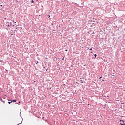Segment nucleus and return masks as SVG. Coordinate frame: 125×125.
I'll return each mask as SVG.
<instances>
[{
    "label": "nucleus",
    "instance_id": "obj_9",
    "mask_svg": "<svg viewBox=\"0 0 125 125\" xmlns=\"http://www.w3.org/2000/svg\"><path fill=\"white\" fill-rule=\"evenodd\" d=\"M101 78H102V77H100L99 79H101Z\"/></svg>",
    "mask_w": 125,
    "mask_h": 125
},
{
    "label": "nucleus",
    "instance_id": "obj_4",
    "mask_svg": "<svg viewBox=\"0 0 125 125\" xmlns=\"http://www.w3.org/2000/svg\"><path fill=\"white\" fill-rule=\"evenodd\" d=\"M31 3H34V1L32 0V1H31Z\"/></svg>",
    "mask_w": 125,
    "mask_h": 125
},
{
    "label": "nucleus",
    "instance_id": "obj_3",
    "mask_svg": "<svg viewBox=\"0 0 125 125\" xmlns=\"http://www.w3.org/2000/svg\"><path fill=\"white\" fill-rule=\"evenodd\" d=\"M11 102H12V101L11 102H8L9 104H10V103H11Z\"/></svg>",
    "mask_w": 125,
    "mask_h": 125
},
{
    "label": "nucleus",
    "instance_id": "obj_16",
    "mask_svg": "<svg viewBox=\"0 0 125 125\" xmlns=\"http://www.w3.org/2000/svg\"><path fill=\"white\" fill-rule=\"evenodd\" d=\"M102 81H104V80L103 79Z\"/></svg>",
    "mask_w": 125,
    "mask_h": 125
},
{
    "label": "nucleus",
    "instance_id": "obj_12",
    "mask_svg": "<svg viewBox=\"0 0 125 125\" xmlns=\"http://www.w3.org/2000/svg\"><path fill=\"white\" fill-rule=\"evenodd\" d=\"M91 53H93V52H91Z\"/></svg>",
    "mask_w": 125,
    "mask_h": 125
},
{
    "label": "nucleus",
    "instance_id": "obj_8",
    "mask_svg": "<svg viewBox=\"0 0 125 125\" xmlns=\"http://www.w3.org/2000/svg\"><path fill=\"white\" fill-rule=\"evenodd\" d=\"M90 50H92V48H90Z\"/></svg>",
    "mask_w": 125,
    "mask_h": 125
},
{
    "label": "nucleus",
    "instance_id": "obj_11",
    "mask_svg": "<svg viewBox=\"0 0 125 125\" xmlns=\"http://www.w3.org/2000/svg\"><path fill=\"white\" fill-rule=\"evenodd\" d=\"M65 51H68V50H65Z\"/></svg>",
    "mask_w": 125,
    "mask_h": 125
},
{
    "label": "nucleus",
    "instance_id": "obj_10",
    "mask_svg": "<svg viewBox=\"0 0 125 125\" xmlns=\"http://www.w3.org/2000/svg\"><path fill=\"white\" fill-rule=\"evenodd\" d=\"M120 122H121V123H123V121H120Z\"/></svg>",
    "mask_w": 125,
    "mask_h": 125
},
{
    "label": "nucleus",
    "instance_id": "obj_14",
    "mask_svg": "<svg viewBox=\"0 0 125 125\" xmlns=\"http://www.w3.org/2000/svg\"><path fill=\"white\" fill-rule=\"evenodd\" d=\"M14 23H15H15H16V22H14Z\"/></svg>",
    "mask_w": 125,
    "mask_h": 125
},
{
    "label": "nucleus",
    "instance_id": "obj_5",
    "mask_svg": "<svg viewBox=\"0 0 125 125\" xmlns=\"http://www.w3.org/2000/svg\"><path fill=\"white\" fill-rule=\"evenodd\" d=\"M94 56H95V58H96V54H94Z\"/></svg>",
    "mask_w": 125,
    "mask_h": 125
},
{
    "label": "nucleus",
    "instance_id": "obj_13",
    "mask_svg": "<svg viewBox=\"0 0 125 125\" xmlns=\"http://www.w3.org/2000/svg\"><path fill=\"white\" fill-rule=\"evenodd\" d=\"M49 17H50V15H49Z\"/></svg>",
    "mask_w": 125,
    "mask_h": 125
},
{
    "label": "nucleus",
    "instance_id": "obj_7",
    "mask_svg": "<svg viewBox=\"0 0 125 125\" xmlns=\"http://www.w3.org/2000/svg\"><path fill=\"white\" fill-rule=\"evenodd\" d=\"M38 63H39V62H37L36 63V65H38Z\"/></svg>",
    "mask_w": 125,
    "mask_h": 125
},
{
    "label": "nucleus",
    "instance_id": "obj_1",
    "mask_svg": "<svg viewBox=\"0 0 125 125\" xmlns=\"http://www.w3.org/2000/svg\"><path fill=\"white\" fill-rule=\"evenodd\" d=\"M120 125H125V123H120Z\"/></svg>",
    "mask_w": 125,
    "mask_h": 125
},
{
    "label": "nucleus",
    "instance_id": "obj_15",
    "mask_svg": "<svg viewBox=\"0 0 125 125\" xmlns=\"http://www.w3.org/2000/svg\"><path fill=\"white\" fill-rule=\"evenodd\" d=\"M1 6H2V5H1Z\"/></svg>",
    "mask_w": 125,
    "mask_h": 125
},
{
    "label": "nucleus",
    "instance_id": "obj_6",
    "mask_svg": "<svg viewBox=\"0 0 125 125\" xmlns=\"http://www.w3.org/2000/svg\"><path fill=\"white\" fill-rule=\"evenodd\" d=\"M64 59H65V58H64V57H63V58H62V60H64Z\"/></svg>",
    "mask_w": 125,
    "mask_h": 125
},
{
    "label": "nucleus",
    "instance_id": "obj_2",
    "mask_svg": "<svg viewBox=\"0 0 125 125\" xmlns=\"http://www.w3.org/2000/svg\"><path fill=\"white\" fill-rule=\"evenodd\" d=\"M16 101V100H13L12 101V102H15Z\"/></svg>",
    "mask_w": 125,
    "mask_h": 125
}]
</instances>
